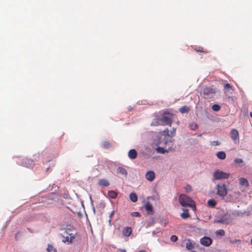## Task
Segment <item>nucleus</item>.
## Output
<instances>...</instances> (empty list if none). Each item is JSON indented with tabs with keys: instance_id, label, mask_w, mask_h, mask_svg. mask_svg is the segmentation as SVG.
Masks as SVG:
<instances>
[{
	"instance_id": "36",
	"label": "nucleus",
	"mask_w": 252,
	"mask_h": 252,
	"mask_svg": "<svg viewBox=\"0 0 252 252\" xmlns=\"http://www.w3.org/2000/svg\"><path fill=\"white\" fill-rule=\"evenodd\" d=\"M234 161L237 163H241L243 162V160L241 158H237L235 159Z\"/></svg>"
},
{
	"instance_id": "32",
	"label": "nucleus",
	"mask_w": 252,
	"mask_h": 252,
	"mask_svg": "<svg viewBox=\"0 0 252 252\" xmlns=\"http://www.w3.org/2000/svg\"><path fill=\"white\" fill-rule=\"evenodd\" d=\"M170 240L172 242H175L178 240V237L177 236L173 235L171 236Z\"/></svg>"
},
{
	"instance_id": "12",
	"label": "nucleus",
	"mask_w": 252,
	"mask_h": 252,
	"mask_svg": "<svg viewBox=\"0 0 252 252\" xmlns=\"http://www.w3.org/2000/svg\"><path fill=\"white\" fill-rule=\"evenodd\" d=\"M128 156L129 158L131 159H135L137 156V153L135 149L130 150L128 153Z\"/></svg>"
},
{
	"instance_id": "31",
	"label": "nucleus",
	"mask_w": 252,
	"mask_h": 252,
	"mask_svg": "<svg viewBox=\"0 0 252 252\" xmlns=\"http://www.w3.org/2000/svg\"><path fill=\"white\" fill-rule=\"evenodd\" d=\"M30 162H32V161L29 159H26L23 160V164L25 166L28 167V166L27 165V163H29Z\"/></svg>"
},
{
	"instance_id": "33",
	"label": "nucleus",
	"mask_w": 252,
	"mask_h": 252,
	"mask_svg": "<svg viewBox=\"0 0 252 252\" xmlns=\"http://www.w3.org/2000/svg\"><path fill=\"white\" fill-rule=\"evenodd\" d=\"M162 134L164 136H170V134L169 133V130L168 129V128H166V129L164 130L163 131H162Z\"/></svg>"
},
{
	"instance_id": "10",
	"label": "nucleus",
	"mask_w": 252,
	"mask_h": 252,
	"mask_svg": "<svg viewBox=\"0 0 252 252\" xmlns=\"http://www.w3.org/2000/svg\"><path fill=\"white\" fill-rule=\"evenodd\" d=\"M132 233V229L129 226H126L124 228L122 231V234L126 237H129Z\"/></svg>"
},
{
	"instance_id": "43",
	"label": "nucleus",
	"mask_w": 252,
	"mask_h": 252,
	"mask_svg": "<svg viewBox=\"0 0 252 252\" xmlns=\"http://www.w3.org/2000/svg\"><path fill=\"white\" fill-rule=\"evenodd\" d=\"M164 143H165V144H166V143H167V141H165V142H164Z\"/></svg>"
},
{
	"instance_id": "13",
	"label": "nucleus",
	"mask_w": 252,
	"mask_h": 252,
	"mask_svg": "<svg viewBox=\"0 0 252 252\" xmlns=\"http://www.w3.org/2000/svg\"><path fill=\"white\" fill-rule=\"evenodd\" d=\"M117 172L118 174H121L124 175L125 177H126L127 172L126 170L122 167H119L117 168Z\"/></svg>"
},
{
	"instance_id": "30",
	"label": "nucleus",
	"mask_w": 252,
	"mask_h": 252,
	"mask_svg": "<svg viewBox=\"0 0 252 252\" xmlns=\"http://www.w3.org/2000/svg\"><path fill=\"white\" fill-rule=\"evenodd\" d=\"M131 216L133 217H140L141 215L139 212H135L131 213Z\"/></svg>"
},
{
	"instance_id": "7",
	"label": "nucleus",
	"mask_w": 252,
	"mask_h": 252,
	"mask_svg": "<svg viewBox=\"0 0 252 252\" xmlns=\"http://www.w3.org/2000/svg\"><path fill=\"white\" fill-rule=\"evenodd\" d=\"M200 243L204 246L208 247L212 244V240L209 237L205 236L201 238Z\"/></svg>"
},
{
	"instance_id": "2",
	"label": "nucleus",
	"mask_w": 252,
	"mask_h": 252,
	"mask_svg": "<svg viewBox=\"0 0 252 252\" xmlns=\"http://www.w3.org/2000/svg\"><path fill=\"white\" fill-rule=\"evenodd\" d=\"M173 115L170 114L167 110L164 111L161 114V126H171L172 124V117Z\"/></svg>"
},
{
	"instance_id": "38",
	"label": "nucleus",
	"mask_w": 252,
	"mask_h": 252,
	"mask_svg": "<svg viewBox=\"0 0 252 252\" xmlns=\"http://www.w3.org/2000/svg\"><path fill=\"white\" fill-rule=\"evenodd\" d=\"M170 137H172L173 136H174L175 134V129H173V130L172 131H171L170 132Z\"/></svg>"
},
{
	"instance_id": "22",
	"label": "nucleus",
	"mask_w": 252,
	"mask_h": 252,
	"mask_svg": "<svg viewBox=\"0 0 252 252\" xmlns=\"http://www.w3.org/2000/svg\"><path fill=\"white\" fill-rule=\"evenodd\" d=\"M194 248V244L190 240H188V241L186 243V248L189 250H190Z\"/></svg>"
},
{
	"instance_id": "23",
	"label": "nucleus",
	"mask_w": 252,
	"mask_h": 252,
	"mask_svg": "<svg viewBox=\"0 0 252 252\" xmlns=\"http://www.w3.org/2000/svg\"><path fill=\"white\" fill-rule=\"evenodd\" d=\"M101 146L104 149H108L111 147V143L108 141H104L101 143Z\"/></svg>"
},
{
	"instance_id": "19",
	"label": "nucleus",
	"mask_w": 252,
	"mask_h": 252,
	"mask_svg": "<svg viewBox=\"0 0 252 252\" xmlns=\"http://www.w3.org/2000/svg\"><path fill=\"white\" fill-rule=\"evenodd\" d=\"M184 212L181 214V217L183 219H186L189 218L190 216L188 213V210L186 209H183Z\"/></svg>"
},
{
	"instance_id": "1",
	"label": "nucleus",
	"mask_w": 252,
	"mask_h": 252,
	"mask_svg": "<svg viewBox=\"0 0 252 252\" xmlns=\"http://www.w3.org/2000/svg\"><path fill=\"white\" fill-rule=\"evenodd\" d=\"M179 201L182 206H188L195 210V204L193 200L185 194H181L179 197Z\"/></svg>"
},
{
	"instance_id": "15",
	"label": "nucleus",
	"mask_w": 252,
	"mask_h": 252,
	"mask_svg": "<svg viewBox=\"0 0 252 252\" xmlns=\"http://www.w3.org/2000/svg\"><path fill=\"white\" fill-rule=\"evenodd\" d=\"M239 183L241 186H244L246 187H248L249 186V183L248 180L243 177L239 178Z\"/></svg>"
},
{
	"instance_id": "26",
	"label": "nucleus",
	"mask_w": 252,
	"mask_h": 252,
	"mask_svg": "<svg viewBox=\"0 0 252 252\" xmlns=\"http://www.w3.org/2000/svg\"><path fill=\"white\" fill-rule=\"evenodd\" d=\"M47 251L48 252H51L54 251V252H57V250L56 249H54L53 246L51 245H48V247L47 248Z\"/></svg>"
},
{
	"instance_id": "16",
	"label": "nucleus",
	"mask_w": 252,
	"mask_h": 252,
	"mask_svg": "<svg viewBox=\"0 0 252 252\" xmlns=\"http://www.w3.org/2000/svg\"><path fill=\"white\" fill-rule=\"evenodd\" d=\"M161 118H155L151 123V125L153 126H158L161 125Z\"/></svg>"
},
{
	"instance_id": "29",
	"label": "nucleus",
	"mask_w": 252,
	"mask_h": 252,
	"mask_svg": "<svg viewBox=\"0 0 252 252\" xmlns=\"http://www.w3.org/2000/svg\"><path fill=\"white\" fill-rule=\"evenodd\" d=\"M189 128L190 129L195 130L196 129H197L198 126H197V124H196L195 123H192L189 125Z\"/></svg>"
},
{
	"instance_id": "8",
	"label": "nucleus",
	"mask_w": 252,
	"mask_h": 252,
	"mask_svg": "<svg viewBox=\"0 0 252 252\" xmlns=\"http://www.w3.org/2000/svg\"><path fill=\"white\" fill-rule=\"evenodd\" d=\"M145 177L146 179L149 181H153L155 178L154 172L153 171H149L147 172L145 175Z\"/></svg>"
},
{
	"instance_id": "41",
	"label": "nucleus",
	"mask_w": 252,
	"mask_h": 252,
	"mask_svg": "<svg viewBox=\"0 0 252 252\" xmlns=\"http://www.w3.org/2000/svg\"><path fill=\"white\" fill-rule=\"evenodd\" d=\"M250 117L252 118V112H251L250 113Z\"/></svg>"
},
{
	"instance_id": "17",
	"label": "nucleus",
	"mask_w": 252,
	"mask_h": 252,
	"mask_svg": "<svg viewBox=\"0 0 252 252\" xmlns=\"http://www.w3.org/2000/svg\"><path fill=\"white\" fill-rule=\"evenodd\" d=\"M217 158L220 159H224L226 158V154L223 151H220L217 153Z\"/></svg>"
},
{
	"instance_id": "5",
	"label": "nucleus",
	"mask_w": 252,
	"mask_h": 252,
	"mask_svg": "<svg viewBox=\"0 0 252 252\" xmlns=\"http://www.w3.org/2000/svg\"><path fill=\"white\" fill-rule=\"evenodd\" d=\"M217 194L221 197H224L227 193V189L225 185H217Z\"/></svg>"
},
{
	"instance_id": "21",
	"label": "nucleus",
	"mask_w": 252,
	"mask_h": 252,
	"mask_svg": "<svg viewBox=\"0 0 252 252\" xmlns=\"http://www.w3.org/2000/svg\"><path fill=\"white\" fill-rule=\"evenodd\" d=\"M129 198L133 202H136L137 201V196L135 193H131L129 194Z\"/></svg>"
},
{
	"instance_id": "28",
	"label": "nucleus",
	"mask_w": 252,
	"mask_h": 252,
	"mask_svg": "<svg viewBox=\"0 0 252 252\" xmlns=\"http://www.w3.org/2000/svg\"><path fill=\"white\" fill-rule=\"evenodd\" d=\"M217 235L224 236L225 235V232L222 229H219L216 232Z\"/></svg>"
},
{
	"instance_id": "40",
	"label": "nucleus",
	"mask_w": 252,
	"mask_h": 252,
	"mask_svg": "<svg viewBox=\"0 0 252 252\" xmlns=\"http://www.w3.org/2000/svg\"><path fill=\"white\" fill-rule=\"evenodd\" d=\"M237 241H239V240H235L231 241V243H232V244H233V243H235V242H237Z\"/></svg>"
},
{
	"instance_id": "25",
	"label": "nucleus",
	"mask_w": 252,
	"mask_h": 252,
	"mask_svg": "<svg viewBox=\"0 0 252 252\" xmlns=\"http://www.w3.org/2000/svg\"><path fill=\"white\" fill-rule=\"evenodd\" d=\"M156 151L158 153L164 154L166 152H168L167 150H166L163 147H158L156 148Z\"/></svg>"
},
{
	"instance_id": "34",
	"label": "nucleus",
	"mask_w": 252,
	"mask_h": 252,
	"mask_svg": "<svg viewBox=\"0 0 252 252\" xmlns=\"http://www.w3.org/2000/svg\"><path fill=\"white\" fill-rule=\"evenodd\" d=\"M220 143L218 141H213L211 142V144L213 146H218L220 145Z\"/></svg>"
},
{
	"instance_id": "18",
	"label": "nucleus",
	"mask_w": 252,
	"mask_h": 252,
	"mask_svg": "<svg viewBox=\"0 0 252 252\" xmlns=\"http://www.w3.org/2000/svg\"><path fill=\"white\" fill-rule=\"evenodd\" d=\"M98 184L102 186L107 187L109 185V182L106 179H100L98 182Z\"/></svg>"
},
{
	"instance_id": "20",
	"label": "nucleus",
	"mask_w": 252,
	"mask_h": 252,
	"mask_svg": "<svg viewBox=\"0 0 252 252\" xmlns=\"http://www.w3.org/2000/svg\"><path fill=\"white\" fill-rule=\"evenodd\" d=\"M189 110V107L188 106L184 105L179 109V111L182 113H188Z\"/></svg>"
},
{
	"instance_id": "3",
	"label": "nucleus",
	"mask_w": 252,
	"mask_h": 252,
	"mask_svg": "<svg viewBox=\"0 0 252 252\" xmlns=\"http://www.w3.org/2000/svg\"><path fill=\"white\" fill-rule=\"evenodd\" d=\"M230 174L219 170L214 172L213 176L216 180L224 179L229 178Z\"/></svg>"
},
{
	"instance_id": "39",
	"label": "nucleus",
	"mask_w": 252,
	"mask_h": 252,
	"mask_svg": "<svg viewBox=\"0 0 252 252\" xmlns=\"http://www.w3.org/2000/svg\"><path fill=\"white\" fill-rule=\"evenodd\" d=\"M99 206H100L101 207H102V208H104V207H105V203H103V202H100V203H99Z\"/></svg>"
},
{
	"instance_id": "37",
	"label": "nucleus",
	"mask_w": 252,
	"mask_h": 252,
	"mask_svg": "<svg viewBox=\"0 0 252 252\" xmlns=\"http://www.w3.org/2000/svg\"><path fill=\"white\" fill-rule=\"evenodd\" d=\"M114 213H115V211H113L109 215V221L110 222L111 221V219L112 218H113V217L114 216Z\"/></svg>"
},
{
	"instance_id": "9",
	"label": "nucleus",
	"mask_w": 252,
	"mask_h": 252,
	"mask_svg": "<svg viewBox=\"0 0 252 252\" xmlns=\"http://www.w3.org/2000/svg\"><path fill=\"white\" fill-rule=\"evenodd\" d=\"M145 208L148 211V215H153L154 213L153 207L149 202H147L145 205Z\"/></svg>"
},
{
	"instance_id": "4",
	"label": "nucleus",
	"mask_w": 252,
	"mask_h": 252,
	"mask_svg": "<svg viewBox=\"0 0 252 252\" xmlns=\"http://www.w3.org/2000/svg\"><path fill=\"white\" fill-rule=\"evenodd\" d=\"M215 94V91L210 87H206L203 89L202 94L205 99L211 98L213 97Z\"/></svg>"
},
{
	"instance_id": "24",
	"label": "nucleus",
	"mask_w": 252,
	"mask_h": 252,
	"mask_svg": "<svg viewBox=\"0 0 252 252\" xmlns=\"http://www.w3.org/2000/svg\"><path fill=\"white\" fill-rule=\"evenodd\" d=\"M208 205L211 207H214L216 205V201L214 199H209L207 202Z\"/></svg>"
},
{
	"instance_id": "11",
	"label": "nucleus",
	"mask_w": 252,
	"mask_h": 252,
	"mask_svg": "<svg viewBox=\"0 0 252 252\" xmlns=\"http://www.w3.org/2000/svg\"><path fill=\"white\" fill-rule=\"evenodd\" d=\"M74 239V235L73 233L68 234V236H63V241L64 243L69 242L71 243L72 240Z\"/></svg>"
},
{
	"instance_id": "14",
	"label": "nucleus",
	"mask_w": 252,
	"mask_h": 252,
	"mask_svg": "<svg viewBox=\"0 0 252 252\" xmlns=\"http://www.w3.org/2000/svg\"><path fill=\"white\" fill-rule=\"evenodd\" d=\"M118 196V192L114 190H109L107 193V196L111 199H115Z\"/></svg>"
},
{
	"instance_id": "35",
	"label": "nucleus",
	"mask_w": 252,
	"mask_h": 252,
	"mask_svg": "<svg viewBox=\"0 0 252 252\" xmlns=\"http://www.w3.org/2000/svg\"><path fill=\"white\" fill-rule=\"evenodd\" d=\"M224 89L226 90H231L232 88V86L229 84L226 83L224 85Z\"/></svg>"
},
{
	"instance_id": "27",
	"label": "nucleus",
	"mask_w": 252,
	"mask_h": 252,
	"mask_svg": "<svg viewBox=\"0 0 252 252\" xmlns=\"http://www.w3.org/2000/svg\"><path fill=\"white\" fill-rule=\"evenodd\" d=\"M212 108L215 111H218L220 109V106L218 104H214L212 105Z\"/></svg>"
},
{
	"instance_id": "6",
	"label": "nucleus",
	"mask_w": 252,
	"mask_h": 252,
	"mask_svg": "<svg viewBox=\"0 0 252 252\" xmlns=\"http://www.w3.org/2000/svg\"><path fill=\"white\" fill-rule=\"evenodd\" d=\"M231 138L235 143H237L239 141V132L236 129H232L230 131Z\"/></svg>"
},
{
	"instance_id": "42",
	"label": "nucleus",
	"mask_w": 252,
	"mask_h": 252,
	"mask_svg": "<svg viewBox=\"0 0 252 252\" xmlns=\"http://www.w3.org/2000/svg\"><path fill=\"white\" fill-rule=\"evenodd\" d=\"M138 252H146L145 251L141 250V251H139Z\"/></svg>"
}]
</instances>
